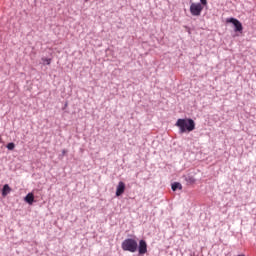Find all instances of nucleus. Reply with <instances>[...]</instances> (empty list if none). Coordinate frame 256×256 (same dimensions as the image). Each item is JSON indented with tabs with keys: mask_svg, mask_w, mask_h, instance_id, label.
Segmentation results:
<instances>
[{
	"mask_svg": "<svg viewBox=\"0 0 256 256\" xmlns=\"http://www.w3.org/2000/svg\"><path fill=\"white\" fill-rule=\"evenodd\" d=\"M175 125L179 128L180 133H191V131H195V121L191 118H180Z\"/></svg>",
	"mask_w": 256,
	"mask_h": 256,
	"instance_id": "f257e3e1",
	"label": "nucleus"
},
{
	"mask_svg": "<svg viewBox=\"0 0 256 256\" xmlns=\"http://www.w3.org/2000/svg\"><path fill=\"white\" fill-rule=\"evenodd\" d=\"M139 247V244L133 238H127L122 242L121 248L124 251H129L130 253H135Z\"/></svg>",
	"mask_w": 256,
	"mask_h": 256,
	"instance_id": "f03ea898",
	"label": "nucleus"
},
{
	"mask_svg": "<svg viewBox=\"0 0 256 256\" xmlns=\"http://www.w3.org/2000/svg\"><path fill=\"white\" fill-rule=\"evenodd\" d=\"M203 11V5L201 3H192L190 5V13L193 17H199Z\"/></svg>",
	"mask_w": 256,
	"mask_h": 256,
	"instance_id": "7ed1b4c3",
	"label": "nucleus"
},
{
	"mask_svg": "<svg viewBox=\"0 0 256 256\" xmlns=\"http://www.w3.org/2000/svg\"><path fill=\"white\" fill-rule=\"evenodd\" d=\"M226 23H232V25H234V27H235L234 31L236 33H242L243 32V24H241L240 21L237 20L236 18H228L226 20Z\"/></svg>",
	"mask_w": 256,
	"mask_h": 256,
	"instance_id": "20e7f679",
	"label": "nucleus"
},
{
	"mask_svg": "<svg viewBox=\"0 0 256 256\" xmlns=\"http://www.w3.org/2000/svg\"><path fill=\"white\" fill-rule=\"evenodd\" d=\"M139 255H145L147 253V242L145 240H140L138 245Z\"/></svg>",
	"mask_w": 256,
	"mask_h": 256,
	"instance_id": "39448f33",
	"label": "nucleus"
},
{
	"mask_svg": "<svg viewBox=\"0 0 256 256\" xmlns=\"http://www.w3.org/2000/svg\"><path fill=\"white\" fill-rule=\"evenodd\" d=\"M125 193V182L120 181L116 188V197H121Z\"/></svg>",
	"mask_w": 256,
	"mask_h": 256,
	"instance_id": "423d86ee",
	"label": "nucleus"
},
{
	"mask_svg": "<svg viewBox=\"0 0 256 256\" xmlns=\"http://www.w3.org/2000/svg\"><path fill=\"white\" fill-rule=\"evenodd\" d=\"M25 201L29 205H33V201H35V196L33 195V193H28L25 197Z\"/></svg>",
	"mask_w": 256,
	"mask_h": 256,
	"instance_id": "0eeeda50",
	"label": "nucleus"
},
{
	"mask_svg": "<svg viewBox=\"0 0 256 256\" xmlns=\"http://www.w3.org/2000/svg\"><path fill=\"white\" fill-rule=\"evenodd\" d=\"M177 189H183V186L179 182H175L172 184V191H177Z\"/></svg>",
	"mask_w": 256,
	"mask_h": 256,
	"instance_id": "6e6552de",
	"label": "nucleus"
},
{
	"mask_svg": "<svg viewBox=\"0 0 256 256\" xmlns=\"http://www.w3.org/2000/svg\"><path fill=\"white\" fill-rule=\"evenodd\" d=\"M9 191H11V188L9 187V185L5 184L2 190V195L5 197V195H7Z\"/></svg>",
	"mask_w": 256,
	"mask_h": 256,
	"instance_id": "1a4fd4ad",
	"label": "nucleus"
},
{
	"mask_svg": "<svg viewBox=\"0 0 256 256\" xmlns=\"http://www.w3.org/2000/svg\"><path fill=\"white\" fill-rule=\"evenodd\" d=\"M43 65H51V58L42 57Z\"/></svg>",
	"mask_w": 256,
	"mask_h": 256,
	"instance_id": "9d476101",
	"label": "nucleus"
},
{
	"mask_svg": "<svg viewBox=\"0 0 256 256\" xmlns=\"http://www.w3.org/2000/svg\"><path fill=\"white\" fill-rule=\"evenodd\" d=\"M6 147H7V149H8L9 151H13V149H15V143L10 142V143L7 144Z\"/></svg>",
	"mask_w": 256,
	"mask_h": 256,
	"instance_id": "9b49d317",
	"label": "nucleus"
},
{
	"mask_svg": "<svg viewBox=\"0 0 256 256\" xmlns=\"http://www.w3.org/2000/svg\"><path fill=\"white\" fill-rule=\"evenodd\" d=\"M188 181H190V183H195V178L190 177V178H188Z\"/></svg>",
	"mask_w": 256,
	"mask_h": 256,
	"instance_id": "f8f14e48",
	"label": "nucleus"
},
{
	"mask_svg": "<svg viewBox=\"0 0 256 256\" xmlns=\"http://www.w3.org/2000/svg\"><path fill=\"white\" fill-rule=\"evenodd\" d=\"M202 5H207V0H200Z\"/></svg>",
	"mask_w": 256,
	"mask_h": 256,
	"instance_id": "ddd939ff",
	"label": "nucleus"
}]
</instances>
